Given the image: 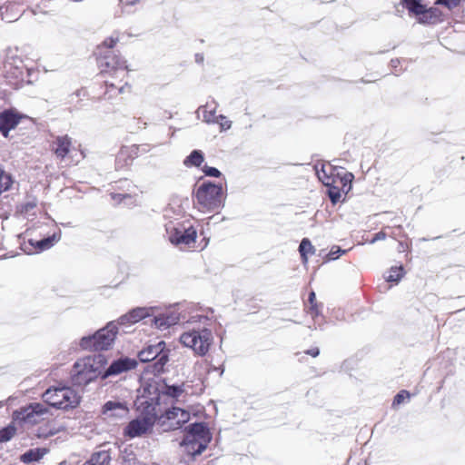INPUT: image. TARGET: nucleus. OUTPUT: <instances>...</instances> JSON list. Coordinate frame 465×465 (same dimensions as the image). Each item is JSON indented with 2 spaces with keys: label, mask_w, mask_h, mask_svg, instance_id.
<instances>
[{
  "label": "nucleus",
  "mask_w": 465,
  "mask_h": 465,
  "mask_svg": "<svg viewBox=\"0 0 465 465\" xmlns=\"http://www.w3.org/2000/svg\"><path fill=\"white\" fill-rule=\"evenodd\" d=\"M322 171L323 174L326 176L327 174H326V173H325V170L322 168Z\"/></svg>",
  "instance_id": "bf43d9fd"
},
{
  "label": "nucleus",
  "mask_w": 465,
  "mask_h": 465,
  "mask_svg": "<svg viewBox=\"0 0 465 465\" xmlns=\"http://www.w3.org/2000/svg\"><path fill=\"white\" fill-rule=\"evenodd\" d=\"M107 360L103 354H96L82 358L74 362L71 371L72 380L74 385L84 386L94 381L97 377L102 378Z\"/></svg>",
  "instance_id": "f257e3e1"
},
{
  "label": "nucleus",
  "mask_w": 465,
  "mask_h": 465,
  "mask_svg": "<svg viewBox=\"0 0 465 465\" xmlns=\"http://www.w3.org/2000/svg\"><path fill=\"white\" fill-rule=\"evenodd\" d=\"M354 179V175L350 173V172H346L340 179V182L341 183V185L343 186H347L348 185V188H347V192H350L351 187H352V181Z\"/></svg>",
  "instance_id": "72a5a7b5"
},
{
  "label": "nucleus",
  "mask_w": 465,
  "mask_h": 465,
  "mask_svg": "<svg viewBox=\"0 0 465 465\" xmlns=\"http://www.w3.org/2000/svg\"><path fill=\"white\" fill-rule=\"evenodd\" d=\"M47 412L46 407L42 403H33L24 410L23 419L29 423H37L40 418Z\"/></svg>",
  "instance_id": "dca6fc26"
},
{
  "label": "nucleus",
  "mask_w": 465,
  "mask_h": 465,
  "mask_svg": "<svg viewBox=\"0 0 465 465\" xmlns=\"http://www.w3.org/2000/svg\"><path fill=\"white\" fill-rule=\"evenodd\" d=\"M195 61H196L197 63H199V64H200V63H203V54H195Z\"/></svg>",
  "instance_id": "09e8293b"
},
{
  "label": "nucleus",
  "mask_w": 465,
  "mask_h": 465,
  "mask_svg": "<svg viewBox=\"0 0 465 465\" xmlns=\"http://www.w3.org/2000/svg\"><path fill=\"white\" fill-rule=\"evenodd\" d=\"M11 69H12V64H11V63H8V62H7V63H5V72H6L7 74H9V73H10V71H11Z\"/></svg>",
  "instance_id": "3c124183"
},
{
  "label": "nucleus",
  "mask_w": 465,
  "mask_h": 465,
  "mask_svg": "<svg viewBox=\"0 0 465 465\" xmlns=\"http://www.w3.org/2000/svg\"><path fill=\"white\" fill-rule=\"evenodd\" d=\"M190 419V413L181 408L173 407L164 410L163 420H169L171 423L168 429L176 430L186 423Z\"/></svg>",
  "instance_id": "4468645a"
},
{
  "label": "nucleus",
  "mask_w": 465,
  "mask_h": 465,
  "mask_svg": "<svg viewBox=\"0 0 465 465\" xmlns=\"http://www.w3.org/2000/svg\"><path fill=\"white\" fill-rule=\"evenodd\" d=\"M123 92H124V87L122 86V87H120V88L118 89V93H119V94H121V93H123Z\"/></svg>",
  "instance_id": "4d7b16f0"
},
{
  "label": "nucleus",
  "mask_w": 465,
  "mask_h": 465,
  "mask_svg": "<svg viewBox=\"0 0 465 465\" xmlns=\"http://www.w3.org/2000/svg\"><path fill=\"white\" fill-rule=\"evenodd\" d=\"M13 180L11 175L0 168V193L6 192L11 188Z\"/></svg>",
  "instance_id": "2f4dec72"
},
{
  "label": "nucleus",
  "mask_w": 465,
  "mask_h": 465,
  "mask_svg": "<svg viewBox=\"0 0 465 465\" xmlns=\"http://www.w3.org/2000/svg\"><path fill=\"white\" fill-rule=\"evenodd\" d=\"M108 86H109L110 88H114V84H108Z\"/></svg>",
  "instance_id": "13d9d810"
},
{
  "label": "nucleus",
  "mask_w": 465,
  "mask_h": 465,
  "mask_svg": "<svg viewBox=\"0 0 465 465\" xmlns=\"http://www.w3.org/2000/svg\"><path fill=\"white\" fill-rule=\"evenodd\" d=\"M161 392L153 388V391L148 390V395L145 392L139 396L135 401L136 410L139 417L147 420L150 419L153 425L158 420L161 425L164 424V410L161 407Z\"/></svg>",
  "instance_id": "0eeeda50"
},
{
  "label": "nucleus",
  "mask_w": 465,
  "mask_h": 465,
  "mask_svg": "<svg viewBox=\"0 0 465 465\" xmlns=\"http://www.w3.org/2000/svg\"><path fill=\"white\" fill-rule=\"evenodd\" d=\"M170 352L171 350L166 347L165 341H160L155 344L144 347L137 356L142 362L153 361L150 368H152V372L157 375L165 371Z\"/></svg>",
  "instance_id": "1a4fd4ad"
},
{
  "label": "nucleus",
  "mask_w": 465,
  "mask_h": 465,
  "mask_svg": "<svg viewBox=\"0 0 465 465\" xmlns=\"http://www.w3.org/2000/svg\"><path fill=\"white\" fill-rule=\"evenodd\" d=\"M221 125L223 129H229V128H231L232 123L231 122H226L224 124L222 123Z\"/></svg>",
  "instance_id": "603ef678"
},
{
  "label": "nucleus",
  "mask_w": 465,
  "mask_h": 465,
  "mask_svg": "<svg viewBox=\"0 0 465 465\" xmlns=\"http://www.w3.org/2000/svg\"><path fill=\"white\" fill-rule=\"evenodd\" d=\"M436 4L445 5L449 9H451L460 4V0H437Z\"/></svg>",
  "instance_id": "4c0bfd02"
},
{
  "label": "nucleus",
  "mask_w": 465,
  "mask_h": 465,
  "mask_svg": "<svg viewBox=\"0 0 465 465\" xmlns=\"http://www.w3.org/2000/svg\"><path fill=\"white\" fill-rule=\"evenodd\" d=\"M180 341L183 346L192 349L196 355L204 356L213 343V335L206 326L193 328L180 336Z\"/></svg>",
  "instance_id": "6e6552de"
},
{
  "label": "nucleus",
  "mask_w": 465,
  "mask_h": 465,
  "mask_svg": "<svg viewBox=\"0 0 465 465\" xmlns=\"http://www.w3.org/2000/svg\"><path fill=\"white\" fill-rule=\"evenodd\" d=\"M316 295H315V292H311L310 294H309V298H308V301L311 304V306H313V305H316Z\"/></svg>",
  "instance_id": "49530a36"
},
{
  "label": "nucleus",
  "mask_w": 465,
  "mask_h": 465,
  "mask_svg": "<svg viewBox=\"0 0 465 465\" xmlns=\"http://www.w3.org/2000/svg\"><path fill=\"white\" fill-rule=\"evenodd\" d=\"M309 313L312 315V318L317 317L320 314L318 304L311 306L309 309Z\"/></svg>",
  "instance_id": "79ce46f5"
},
{
  "label": "nucleus",
  "mask_w": 465,
  "mask_h": 465,
  "mask_svg": "<svg viewBox=\"0 0 465 465\" xmlns=\"http://www.w3.org/2000/svg\"><path fill=\"white\" fill-rule=\"evenodd\" d=\"M203 172L206 176L210 177H220L222 173L215 167L204 165L203 168Z\"/></svg>",
  "instance_id": "e433bc0d"
},
{
  "label": "nucleus",
  "mask_w": 465,
  "mask_h": 465,
  "mask_svg": "<svg viewBox=\"0 0 465 465\" xmlns=\"http://www.w3.org/2000/svg\"><path fill=\"white\" fill-rule=\"evenodd\" d=\"M60 233H54L40 241H37L35 243V247L40 251L47 250L51 248L55 242H57L60 240Z\"/></svg>",
  "instance_id": "b1692460"
},
{
  "label": "nucleus",
  "mask_w": 465,
  "mask_h": 465,
  "mask_svg": "<svg viewBox=\"0 0 465 465\" xmlns=\"http://www.w3.org/2000/svg\"><path fill=\"white\" fill-rule=\"evenodd\" d=\"M117 333L118 326L112 321L94 334L82 337L79 346L82 350L89 351H108L114 343Z\"/></svg>",
  "instance_id": "20e7f679"
},
{
  "label": "nucleus",
  "mask_w": 465,
  "mask_h": 465,
  "mask_svg": "<svg viewBox=\"0 0 465 465\" xmlns=\"http://www.w3.org/2000/svg\"><path fill=\"white\" fill-rule=\"evenodd\" d=\"M442 21V12L437 7H430L427 9L425 7L424 13L419 17V23L435 25Z\"/></svg>",
  "instance_id": "a211bd4d"
},
{
  "label": "nucleus",
  "mask_w": 465,
  "mask_h": 465,
  "mask_svg": "<svg viewBox=\"0 0 465 465\" xmlns=\"http://www.w3.org/2000/svg\"><path fill=\"white\" fill-rule=\"evenodd\" d=\"M197 203L205 211L218 213L224 206L225 195L223 186L211 181L202 183L196 192Z\"/></svg>",
  "instance_id": "39448f33"
},
{
  "label": "nucleus",
  "mask_w": 465,
  "mask_h": 465,
  "mask_svg": "<svg viewBox=\"0 0 465 465\" xmlns=\"http://www.w3.org/2000/svg\"><path fill=\"white\" fill-rule=\"evenodd\" d=\"M132 162L130 153L128 149H121L115 159L116 170L123 169L129 165Z\"/></svg>",
  "instance_id": "bb28decb"
},
{
  "label": "nucleus",
  "mask_w": 465,
  "mask_h": 465,
  "mask_svg": "<svg viewBox=\"0 0 465 465\" xmlns=\"http://www.w3.org/2000/svg\"><path fill=\"white\" fill-rule=\"evenodd\" d=\"M213 106H212L211 104L207 103L205 105L200 106L198 108V112H203V121L211 124V123H217L219 119L224 120L226 117L223 114H220L219 116H215L216 112V104L215 102H213Z\"/></svg>",
  "instance_id": "6ab92c4d"
},
{
  "label": "nucleus",
  "mask_w": 465,
  "mask_h": 465,
  "mask_svg": "<svg viewBox=\"0 0 465 465\" xmlns=\"http://www.w3.org/2000/svg\"><path fill=\"white\" fill-rule=\"evenodd\" d=\"M403 5L409 10L410 13L420 16L424 13L425 5L421 4L420 0H403Z\"/></svg>",
  "instance_id": "a878e982"
},
{
  "label": "nucleus",
  "mask_w": 465,
  "mask_h": 465,
  "mask_svg": "<svg viewBox=\"0 0 465 465\" xmlns=\"http://www.w3.org/2000/svg\"><path fill=\"white\" fill-rule=\"evenodd\" d=\"M404 274V269L401 266L391 267L389 274L386 276V281L390 282L398 283Z\"/></svg>",
  "instance_id": "c85d7f7f"
},
{
  "label": "nucleus",
  "mask_w": 465,
  "mask_h": 465,
  "mask_svg": "<svg viewBox=\"0 0 465 465\" xmlns=\"http://www.w3.org/2000/svg\"><path fill=\"white\" fill-rule=\"evenodd\" d=\"M115 323L118 325H124V324H128V323H133L132 322V319H131V316L129 314V312L122 315L118 320H117V322H115Z\"/></svg>",
  "instance_id": "ea45409f"
},
{
  "label": "nucleus",
  "mask_w": 465,
  "mask_h": 465,
  "mask_svg": "<svg viewBox=\"0 0 465 465\" xmlns=\"http://www.w3.org/2000/svg\"><path fill=\"white\" fill-rule=\"evenodd\" d=\"M37 205V201L35 199H32L30 201H27L24 205H23V211L25 212V213H28L30 212L31 210H33L34 208H35Z\"/></svg>",
  "instance_id": "58836bf2"
},
{
  "label": "nucleus",
  "mask_w": 465,
  "mask_h": 465,
  "mask_svg": "<svg viewBox=\"0 0 465 465\" xmlns=\"http://www.w3.org/2000/svg\"><path fill=\"white\" fill-rule=\"evenodd\" d=\"M324 184L328 186L327 194L332 204H336L341 199V189L338 186H331L329 182H324Z\"/></svg>",
  "instance_id": "7c9ffc66"
},
{
  "label": "nucleus",
  "mask_w": 465,
  "mask_h": 465,
  "mask_svg": "<svg viewBox=\"0 0 465 465\" xmlns=\"http://www.w3.org/2000/svg\"><path fill=\"white\" fill-rule=\"evenodd\" d=\"M59 465H72V464L66 460H64V461L60 462Z\"/></svg>",
  "instance_id": "5fc2aeb1"
},
{
  "label": "nucleus",
  "mask_w": 465,
  "mask_h": 465,
  "mask_svg": "<svg viewBox=\"0 0 465 465\" xmlns=\"http://www.w3.org/2000/svg\"><path fill=\"white\" fill-rule=\"evenodd\" d=\"M411 398V394L408 391L402 390L400 392H398L392 402V406L400 405L404 402L405 400H409Z\"/></svg>",
  "instance_id": "473e14b6"
},
{
  "label": "nucleus",
  "mask_w": 465,
  "mask_h": 465,
  "mask_svg": "<svg viewBox=\"0 0 465 465\" xmlns=\"http://www.w3.org/2000/svg\"><path fill=\"white\" fill-rule=\"evenodd\" d=\"M15 78H22L23 76V68L19 66L15 67V72L12 73Z\"/></svg>",
  "instance_id": "a18cd8bd"
},
{
  "label": "nucleus",
  "mask_w": 465,
  "mask_h": 465,
  "mask_svg": "<svg viewBox=\"0 0 465 465\" xmlns=\"http://www.w3.org/2000/svg\"><path fill=\"white\" fill-rule=\"evenodd\" d=\"M118 37H109L97 47L98 65L102 74H114L122 77L126 74V61L115 54L113 47L118 42Z\"/></svg>",
  "instance_id": "f03ea898"
},
{
  "label": "nucleus",
  "mask_w": 465,
  "mask_h": 465,
  "mask_svg": "<svg viewBox=\"0 0 465 465\" xmlns=\"http://www.w3.org/2000/svg\"><path fill=\"white\" fill-rule=\"evenodd\" d=\"M305 353L312 357H317L320 354V350L318 348H312L307 350Z\"/></svg>",
  "instance_id": "37998d69"
},
{
  "label": "nucleus",
  "mask_w": 465,
  "mask_h": 465,
  "mask_svg": "<svg viewBox=\"0 0 465 465\" xmlns=\"http://www.w3.org/2000/svg\"><path fill=\"white\" fill-rule=\"evenodd\" d=\"M137 366V361L134 359L128 357H121L114 361L109 367L104 371L102 379L105 380L110 376H116L123 372L134 370Z\"/></svg>",
  "instance_id": "f8f14e48"
},
{
  "label": "nucleus",
  "mask_w": 465,
  "mask_h": 465,
  "mask_svg": "<svg viewBox=\"0 0 465 465\" xmlns=\"http://www.w3.org/2000/svg\"><path fill=\"white\" fill-rule=\"evenodd\" d=\"M212 435L203 422H194L185 428V433L181 445L191 456L200 455L208 446Z\"/></svg>",
  "instance_id": "7ed1b4c3"
},
{
  "label": "nucleus",
  "mask_w": 465,
  "mask_h": 465,
  "mask_svg": "<svg viewBox=\"0 0 465 465\" xmlns=\"http://www.w3.org/2000/svg\"><path fill=\"white\" fill-rule=\"evenodd\" d=\"M47 453L45 448L30 449L21 456V460L25 463L38 461Z\"/></svg>",
  "instance_id": "5701e85b"
},
{
  "label": "nucleus",
  "mask_w": 465,
  "mask_h": 465,
  "mask_svg": "<svg viewBox=\"0 0 465 465\" xmlns=\"http://www.w3.org/2000/svg\"><path fill=\"white\" fill-rule=\"evenodd\" d=\"M43 398L50 406L60 410L72 409L79 404V397L75 391L66 387L48 389Z\"/></svg>",
  "instance_id": "9d476101"
},
{
  "label": "nucleus",
  "mask_w": 465,
  "mask_h": 465,
  "mask_svg": "<svg viewBox=\"0 0 465 465\" xmlns=\"http://www.w3.org/2000/svg\"><path fill=\"white\" fill-rule=\"evenodd\" d=\"M347 251L342 250L339 246H333L330 252L328 253L327 257L329 260H336L338 259L341 254L345 253Z\"/></svg>",
  "instance_id": "c9c22d12"
},
{
  "label": "nucleus",
  "mask_w": 465,
  "mask_h": 465,
  "mask_svg": "<svg viewBox=\"0 0 465 465\" xmlns=\"http://www.w3.org/2000/svg\"><path fill=\"white\" fill-rule=\"evenodd\" d=\"M112 457L109 450L94 452L83 465H110Z\"/></svg>",
  "instance_id": "aec40b11"
},
{
  "label": "nucleus",
  "mask_w": 465,
  "mask_h": 465,
  "mask_svg": "<svg viewBox=\"0 0 465 465\" xmlns=\"http://www.w3.org/2000/svg\"><path fill=\"white\" fill-rule=\"evenodd\" d=\"M386 238V233L383 232H379L374 234L373 238L370 241V243H374L378 241L384 240Z\"/></svg>",
  "instance_id": "a19ab883"
},
{
  "label": "nucleus",
  "mask_w": 465,
  "mask_h": 465,
  "mask_svg": "<svg viewBox=\"0 0 465 465\" xmlns=\"http://www.w3.org/2000/svg\"><path fill=\"white\" fill-rule=\"evenodd\" d=\"M127 194L116 193L113 195L114 200L122 201L124 198L127 197Z\"/></svg>",
  "instance_id": "de8ad7c7"
},
{
  "label": "nucleus",
  "mask_w": 465,
  "mask_h": 465,
  "mask_svg": "<svg viewBox=\"0 0 465 465\" xmlns=\"http://www.w3.org/2000/svg\"><path fill=\"white\" fill-rule=\"evenodd\" d=\"M103 413L108 417L123 418L128 413V408L122 402L109 401L103 406Z\"/></svg>",
  "instance_id": "f3484780"
},
{
  "label": "nucleus",
  "mask_w": 465,
  "mask_h": 465,
  "mask_svg": "<svg viewBox=\"0 0 465 465\" xmlns=\"http://www.w3.org/2000/svg\"><path fill=\"white\" fill-rule=\"evenodd\" d=\"M150 419L144 420L137 417L132 420L124 430V435L130 439L141 437L153 429Z\"/></svg>",
  "instance_id": "ddd939ff"
},
{
  "label": "nucleus",
  "mask_w": 465,
  "mask_h": 465,
  "mask_svg": "<svg viewBox=\"0 0 465 465\" xmlns=\"http://www.w3.org/2000/svg\"><path fill=\"white\" fill-rule=\"evenodd\" d=\"M204 161V154L201 150H193L183 160V165L186 167H200Z\"/></svg>",
  "instance_id": "4be33fe9"
},
{
  "label": "nucleus",
  "mask_w": 465,
  "mask_h": 465,
  "mask_svg": "<svg viewBox=\"0 0 465 465\" xmlns=\"http://www.w3.org/2000/svg\"><path fill=\"white\" fill-rule=\"evenodd\" d=\"M15 434V429L13 427H6L0 430V442L8 441Z\"/></svg>",
  "instance_id": "f704fd0d"
},
{
  "label": "nucleus",
  "mask_w": 465,
  "mask_h": 465,
  "mask_svg": "<svg viewBox=\"0 0 465 465\" xmlns=\"http://www.w3.org/2000/svg\"><path fill=\"white\" fill-rule=\"evenodd\" d=\"M140 0H120V5L123 6L125 5H136Z\"/></svg>",
  "instance_id": "c03bdc74"
},
{
  "label": "nucleus",
  "mask_w": 465,
  "mask_h": 465,
  "mask_svg": "<svg viewBox=\"0 0 465 465\" xmlns=\"http://www.w3.org/2000/svg\"><path fill=\"white\" fill-rule=\"evenodd\" d=\"M129 314L132 319V322L135 323L142 319L149 316V310L144 307H137L129 312Z\"/></svg>",
  "instance_id": "c756f323"
},
{
  "label": "nucleus",
  "mask_w": 465,
  "mask_h": 465,
  "mask_svg": "<svg viewBox=\"0 0 465 465\" xmlns=\"http://www.w3.org/2000/svg\"><path fill=\"white\" fill-rule=\"evenodd\" d=\"M25 115L15 109H5L0 113V133L8 137L9 132L15 129Z\"/></svg>",
  "instance_id": "9b49d317"
},
{
  "label": "nucleus",
  "mask_w": 465,
  "mask_h": 465,
  "mask_svg": "<svg viewBox=\"0 0 465 465\" xmlns=\"http://www.w3.org/2000/svg\"><path fill=\"white\" fill-rule=\"evenodd\" d=\"M299 252L302 260V262L305 263L308 262V253H314L315 248L312 244L311 241L308 238H303L299 246Z\"/></svg>",
  "instance_id": "393cba45"
},
{
  "label": "nucleus",
  "mask_w": 465,
  "mask_h": 465,
  "mask_svg": "<svg viewBox=\"0 0 465 465\" xmlns=\"http://www.w3.org/2000/svg\"><path fill=\"white\" fill-rule=\"evenodd\" d=\"M165 231L170 242L181 250L194 248L197 231L189 221L170 222L165 225Z\"/></svg>",
  "instance_id": "423d86ee"
},
{
  "label": "nucleus",
  "mask_w": 465,
  "mask_h": 465,
  "mask_svg": "<svg viewBox=\"0 0 465 465\" xmlns=\"http://www.w3.org/2000/svg\"><path fill=\"white\" fill-rule=\"evenodd\" d=\"M152 322L157 329L164 331L180 322V314L174 311L167 312L153 317Z\"/></svg>",
  "instance_id": "2eb2a0df"
},
{
  "label": "nucleus",
  "mask_w": 465,
  "mask_h": 465,
  "mask_svg": "<svg viewBox=\"0 0 465 465\" xmlns=\"http://www.w3.org/2000/svg\"><path fill=\"white\" fill-rule=\"evenodd\" d=\"M81 94H82V90L79 89V90H76L74 94H72L71 96L75 95L78 97L81 95Z\"/></svg>",
  "instance_id": "864d4df0"
},
{
  "label": "nucleus",
  "mask_w": 465,
  "mask_h": 465,
  "mask_svg": "<svg viewBox=\"0 0 465 465\" xmlns=\"http://www.w3.org/2000/svg\"><path fill=\"white\" fill-rule=\"evenodd\" d=\"M184 391L183 385H165L161 394L163 397H171L173 399L178 398Z\"/></svg>",
  "instance_id": "cd10ccee"
},
{
  "label": "nucleus",
  "mask_w": 465,
  "mask_h": 465,
  "mask_svg": "<svg viewBox=\"0 0 465 465\" xmlns=\"http://www.w3.org/2000/svg\"><path fill=\"white\" fill-rule=\"evenodd\" d=\"M400 64V60L399 59H392L391 61V67L393 68H396L398 66V64Z\"/></svg>",
  "instance_id": "8fccbe9b"
},
{
  "label": "nucleus",
  "mask_w": 465,
  "mask_h": 465,
  "mask_svg": "<svg viewBox=\"0 0 465 465\" xmlns=\"http://www.w3.org/2000/svg\"><path fill=\"white\" fill-rule=\"evenodd\" d=\"M54 153L57 157L64 159L70 151L71 139L67 136H58L54 142Z\"/></svg>",
  "instance_id": "412c9836"
},
{
  "label": "nucleus",
  "mask_w": 465,
  "mask_h": 465,
  "mask_svg": "<svg viewBox=\"0 0 465 465\" xmlns=\"http://www.w3.org/2000/svg\"><path fill=\"white\" fill-rule=\"evenodd\" d=\"M347 188H348V185L347 186L342 185V187H341L342 192H344L345 193H348L349 192H347Z\"/></svg>",
  "instance_id": "6e6d98bb"
}]
</instances>
